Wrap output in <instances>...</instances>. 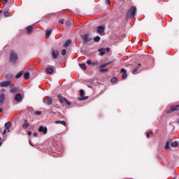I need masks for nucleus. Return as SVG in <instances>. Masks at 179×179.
<instances>
[{"mask_svg": "<svg viewBox=\"0 0 179 179\" xmlns=\"http://www.w3.org/2000/svg\"><path fill=\"white\" fill-rule=\"evenodd\" d=\"M79 66L81 68V69H84V71H86L87 69V66L85 64H79Z\"/></svg>", "mask_w": 179, "mask_h": 179, "instance_id": "nucleus-27", "label": "nucleus"}, {"mask_svg": "<svg viewBox=\"0 0 179 179\" xmlns=\"http://www.w3.org/2000/svg\"><path fill=\"white\" fill-rule=\"evenodd\" d=\"M52 33V29H48L46 31V35H45V37L46 38H48L50 37V36H51V34Z\"/></svg>", "mask_w": 179, "mask_h": 179, "instance_id": "nucleus-21", "label": "nucleus"}, {"mask_svg": "<svg viewBox=\"0 0 179 179\" xmlns=\"http://www.w3.org/2000/svg\"><path fill=\"white\" fill-rule=\"evenodd\" d=\"M174 111H179V105L171 106L169 109L166 110V114H171V113H174Z\"/></svg>", "mask_w": 179, "mask_h": 179, "instance_id": "nucleus-3", "label": "nucleus"}, {"mask_svg": "<svg viewBox=\"0 0 179 179\" xmlns=\"http://www.w3.org/2000/svg\"><path fill=\"white\" fill-rule=\"evenodd\" d=\"M81 38L83 40L84 44H87V43L92 41V38H90V35L89 34H85L84 35H81Z\"/></svg>", "mask_w": 179, "mask_h": 179, "instance_id": "nucleus-4", "label": "nucleus"}, {"mask_svg": "<svg viewBox=\"0 0 179 179\" xmlns=\"http://www.w3.org/2000/svg\"><path fill=\"white\" fill-rule=\"evenodd\" d=\"M2 111H3V109L0 108V113H2Z\"/></svg>", "mask_w": 179, "mask_h": 179, "instance_id": "nucleus-53", "label": "nucleus"}, {"mask_svg": "<svg viewBox=\"0 0 179 179\" xmlns=\"http://www.w3.org/2000/svg\"><path fill=\"white\" fill-rule=\"evenodd\" d=\"M111 64H113V62H109L108 63H105L101 64L99 68L100 69H103V68H107V66H108V65H111Z\"/></svg>", "mask_w": 179, "mask_h": 179, "instance_id": "nucleus-18", "label": "nucleus"}, {"mask_svg": "<svg viewBox=\"0 0 179 179\" xmlns=\"http://www.w3.org/2000/svg\"><path fill=\"white\" fill-rule=\"evenodd\" d=\"M171 146L172 148H178V141H174L171 143Z\"/></svg>", "mask_w": 179, "mask_h": 179, "instance_id": "nucleus-25", "label": "nucleus"}, {"mask_svg": "<svg viewBox=\"0 0 179 179\" xmlns=\"http://www.w3.org/2000/svg\"><path fill=\"white\" fill-rule=\"evenodd\" d=\"M97 33H99V34H101L102 33H104V31L106 30V28L103 26H99L96 28Z\"/></svg>", "mask_w": 179, "mask_h": 179, "instance_id": "nucleus-12", "label": "nucleus"}, {"mask_svg": "<svg viewBox=\"0 0 179 179\" xmlns=\"http://www.w3.org/2000/svg\"><path fill=\"white\" fill-rule=\"evenodd\" d=\"M122 1H125V0H122Z\"/></svg>", "mask_w": 179, "mask_h": 179, "instance_id": "nucleus-57", "label": "nucleus"}, {"mask_svg": "<svg viewBox=\"0 0 179 179\" xmlns=\"http://www.w3.org/2000/svg\"><path fill=\"white\" fill-rule=\"evenodd\" d=\"M8 86H10V81H3L0 83V87H8Z\"/></svg>", "mask_w": 179, "mask_h": 179, "instance_id": "nucleus-8", "label": "nucleus"}, {"mask_svg": "<svg viewBox=\"0 0 179 179\" xmlns=\"http://www.w3.org/2000/svg\"><path fill=\"white\" fill-rule=\"evenodd\" d=\"M58 55H59V53L58 52H55V50L52 49V59H57V58H58Z\"/></svg>", "mask_w": 179, "mask_h": 179, "instance_id": "nucleus-10", "label": "nucleus"}, {"mask_svg": "<svg viewBox=\"0 0 179 179\" xmlns=\"http://www.w3.org/2000/svg\"><path fill=\"white\" fill-rule=\"evenodd\" d=\"M11 78H13V76H10V74H8V75L6 76V79H11Z\"/></svg>", "mask_w": 179, "mask_h": 179, "instance_id": "nucleus-37", "label": "nucleus"}, {"mask_svg": "<svg viewBox=\"0 0 179 179\" xmlns=\"http://www.w3.org/2000/svg\"><path fill=\"white\" fill-rule=\"evenodd\" d=\"M57 98L59 99V101H60V103H67V106H71V104H72V103L71 101H69L68 99H66V98L61 96V95H58Z\"/></svg>", "mask_w": 179, "mask_h": 179, "instance_id": "nucleus-5", "label": "nucleus"}, {"mask_svg": "<svg viewBox=\"0 0 179 179\" xmlns=\"http://www.w3.org/2000/svg\"><path fill=\"white\" fill-rule=\"evenodd\" d=\"M1 137H0V141H1Z\"/></svg>", "mask_w": 179, "mask_h": 179, "instance_id": "nucleus-56", "label": "nucleus"}, {"mask_svg": "<svg viewBox=\"0 0 179 179\" xmlns=\"http://www.w3.org/2000/svg\"><path fill=\"white\" fill-rule=\"evenodd\" d=\"M3 15L4 17H9V16H10V13H9L8 11H5Z\"/></svg>", "mask_w": 179, "mask_h": 179, "instance_id": "nucleus-31", "label": "nucleus"}, {"mask_svg": "<svg viewBox=\"0 0 179 179\" xmlns=\"http://www.w3.org/2000/svg\"><path fill=\"white\" fill-rule=\"evenodd\" d=\"M34 27L33 25H30L29 27H27V34H31L33 33V30H34Z\"/></svg>", "mask_w": 179, "mask_h": 179, "instance_id": "nucleus-13", "label": "nucleus"}, {"mask_svg": "<svg viewBox=\"0 0 179 179\" xmlns=\"http://www.w3.org/2000/svg\"><path fill=\"white\" fill-rule=\"evenodd\" d=\"M118 80V78L117 77H113L110 80L111 83H115Z\"/></svg>", "mask_w": 179, "mask_h": 179, "instance_id": "nucleus-30", "label": "nucleus"}, {"mask_svg": "<svg viewBox=\"0 0 179 179\" xmlns=\"http://www.w3.org/2000/svg\"><path fill=\"white\" fill-rule=\"evenodd\" d=\"M34 114L35 115H41V114H43V112L37 110L34 112Z\"/></svg>", "mask_w": 179, "mask_h": 179, "instance_id": "nucleus-35", "label": "nucleus"}, {"mask_svg": "<svg viewBox=\"0 0 179 179\" xmlns=\"http://www.w3.org/2000/svg\"><path fill=\"white\" fill-rule=\"evenodd\" d=\"M29 145H31V146H33V144L31 143V142L29 141Z\"/></svg>", "mask_w": 179, "mask_h": 179, "instance_id": "nucleus-51", "label": "nucleus"}, {"mask_svg": "<svg viewBox=\"0 0 179 179\" xmlns=\"http://www.w3.org/2000/svg\"><path fill=\"white\" fill-rule=\"evenodd\" d=\"M136 15V7L131 6L127 11V16H130L131 17H134Z\"/></svg>", "mask_w": 179, "mask_h": 179, "instance_id": "nucleus-2", "label": "nucleus"}, {"mask_svg": "<svg viewBox=\"0 0 179 179\" xmlns=\"http://www.w3.org/2000/svg\"><path fill=\"white\" fill-rule=\"evenodd\" d=\"M45 72L48 75H52V73H54V69H52L51 67H48L45 69Z\"/></svg>", "mask_w": 179, "mask_h": 179, "instance_id": "nucleus-15", "label": "nucleus"}, {"mask_svg": "<svg viewBox=\"0 0 179 179\" xmlns=\"http://www.w3.org/2000/svg\"><path fill=\"white\" fill-rule=\"evenodd\" d=\"M38 135V134L37 132L34 133V136L37 137Z\"/></svg>", "mask_w": 179, "mask_h": 179, "instance_id": "nucleus-47", "label": "nucleus"}, {"mask_svg": "<svg viewBox=\"0 0 179 179\" xmlns=\"http://www.w3.org/2000/svg\"><path fill=\"white\" fill-rule=\"evenodd\" d=\"M24 79H26V80L30 79V73L29 72L24 73Z\"/></svg>", "mask_w": 179, "mask_h": 179, "instance_id": "nucleus-24", "label": "nucleus"}, {"mask_svg": "<svg viewBox=\"0 0 179 179\" xmlns=\"http://www.w3.org/2000/svg\"><path fill=\"white\" fill-rule=\"evenodd\" d=\"M16 92H17V88H16V87L11 88L10 90V92L13 93V94L16 93Z\"/></svg>", "mask_w": 179, "mask_h": 179, "instance_id": "nucleus-32", "label": "nucleus"}, {"mask_svg": "<svg viewBox=\"0 0 179 179\" xmlns=\"http://www.w3.org/2000/svg\"><path fill=\"white\" fill-rule=\"evenodd\" d=\"M87 65H92V61H91L90 59H88V60L87 61Z\"/></svg>", "mask_w": 179, "mask_h": 179, "instance_id": "nucleus-40", "label": "nucleus"}, {"mask_svg": "<svg viewBox=\"0 0 179 179\" xmlns=\"http://www.w3.org/2000/svg\"><path fill=\"white\" fill-rule=\"evenodd\" d=\"M80 96L78 98V100L80 101H83V100H87L88 97L85 96V90H80Z\"/></svg>", "mask_w": 179, "mask_h": 179, "instance_id": "nucleus-6", "label": "nucleus"}, {"mask_svg": "<svg viewBox=\"0 0 179 179\" xmlns=\"http://www.w3.org/2000/svg\"><path fill=\"white\" fill-rule=\"evenodd\" d=\"M64 22H65V20H60L59 21V23H61L62 24H64Z\"/></svg>", "mask_w": 179, "mask_h": 179, "instance_id": "nucleus-43", "label": "nucleus"}, {"mask_svg": "<svg viewBox=\"0 0 179 179\" xmlns=\"http://www.w3.org/2000/svg\"><path fill=\"white\" fill-rule=\"evenodd\" d=\"M0 146H2V143L0 141Z\"/></svg>", "mask_w": 179, "mask_h": 179, "instance_id": "nucleus-54", "label": "nucleus"}, {"mask_svg": "<svg viewBox=\"0 0 179 179\" xmlns=\"http://www.w3.org/2000/svg\"><path fill=\"white\" fill-rule=\"evenodd\" d=\"M27 135H29V136H31V131H28Z\"/></svg>", "mask_w": 179, "mask_h": 179, "instance_id": "nucleus-44", "label": "nucleus"}, {"mask_svg": "<svg viewBox=\"0 0 179 179\" xmlns=\"http://www.w3.org/2000/svg\"><path fill=\"white\" fill-rule=\"evenodd\" d=\"M98 51L100 52L101 56H103L104 54H106V49L101 48Z\"/></svg>", "mask_w": 179, "mask_h": 179, "instance_id": "nucleus-28", "label": "nucleus"}, {"mask_svg": "<svg viewBox=\"0 0 179 179\" xmlns=\"http://www.w3.org/2000/svg\"><path fill=\"white\" fill-rule=\"evenodd\" d=\"M141 65V64H138L137 65V66L133 69V74L134 75H136V72H138V71L140 69Z\"/></svg>", "mask_w": 179, "mask_h": 179, "instance_id": "nucleus-19", "label": "nucleus"}, {"mask_svg": "<svg viewBox=\"0 0 179 179\" xmlns=\"http://www.w3.org/2000/svg\"><path fill=\"white\" fill-rule=\"evenodd\" d=\"M44 103L46 104V106H51V104H52V99L50 96H48L45 99Z\"/></svg>", "mask_w": 179, "mask_h": 179, "instance_id": "nucleus-9", "label": "nucleus"}, {"mask_svg": "<svg viewBox=\"0 0 179 179\" xmlns=\"http://www.w3.org/2000/svg\"><path fill=\"white\" fill-rule=\"evenodd\" d=\"M10 87H13V86H15V84H10Z\"/></svg>", "mask_w": 179, "mask_h": 179, "instance_id": "nucleus-50", "label": "nucleus"}, {"mask_svg": "<svg viewBox=\"0 0 179 179\" xmlns=\"http://www.w3.org/2000/svg\"><path fill=\"white\" fill-rule=\"evenodd\" d=\"M62 55H66V50H63L62 51Z\"/></svg>", "mask_w": 179, "mask_h": 179, "instance_id": "nucleus-39", "label": "nucleus"}, {"mask_svg": "<svg viewBox=\"0 0 179 179\" xmlns=\"http://www.w3.org/2000/svg\"><path fill=\"white\" fill-rule=\"evenodd\" d=\"M71 43H72V41H71V39H68L64 45V48H67V47H69Z\"/></svg>", "mask_w": 179, "mask_h": 179, "instance_id": "nucleus-20", "label": "nucleus"}, {"mask_svg": "<svg viewBox=\"0 0 179 179\" xmlns=\"http://www.w3.org/2000/svg\"><path fill=\"white\" fill-rule=\"evenodd\" d=\"M106 5H110L111 3V1L110 0H106Z\"/></svg>", "mask_w": 179, "mask_h": 179, "instance_id": "nucleus-41", "label": "nucleus"}, {"mask_svg": "<svg viewBox=\"0 0 179 179\" xmlns=\"http://www.w3.org/2000/svg\"><path fill=\"white\" fill-rule=\"evenodd\" d=\"M55 124H61L62 125H64V127H66V122L65 121H56L55 122Z\"/></svg>", "mask_w": 179, "mask_h": 179, "instance_id": "nucleus-26", "label": "nucleus"}, {"mask_svg": "<svg viewBox=\"0 0 179 179\" xmlns=\"http://www.w3.org/2000/svg\"><path fill=\"white\" fill-rule=\"evenodd\" d=\"M1 13H2V10H0V15H1Z\"/></svg>", "mask_w": 179, "mask_h": 179, "instance_id": "nucleus-55", "label": "nucleus"}, {"mask_svg": "<svg viewBox=\"0 0 179 179\" xmlns=\"http://www.w3.org/2000/svg\"><path fill=\"white\" fill-rule=\"evenodd\" d=\"M29 125H30L29 123H24L22 128H24V129H27Z\"/></svg>", "mask_w": 179, "mask_h": 179, "instance_id": "nucleus-36", "label": "nucleus"}, {"mask_svg": "<svg viewBox=\"0 0 179 179\" xmlns=\"http://www.w3.org/2000/svg\"><path fill=\"white\" fill-rule=\"evenodd\" d=\"M4 127H5L6 129H9V128H10V127H12V122H8L5 123Z\"/></svg>", "mask_w": 179, "mask_h": 179, "instance_id": "nucleus-22", "label": "nucleus"}, {"mask_svg": "<svg viewBox=\"0 0 179 179\" xmlns=\"http://www.w3.org/2000/svg\"><path fill=\"white\" fill-rule=\"evenodd\" d=\"M99 72H101V73H104L105 72H108V69H100Z\"/></svg>", "mask_w": 179, "mask_h": 179, "instance_id": "nucleus-29", "label": "nucleus"}, {"mask_svg": "<svg viewBox=\"0 0 179 179\" xmlns=\"http://www.w3.org/2000/svg\"><path fill=\"white\" fill-rule=\"evenodd\" d=\"M66 26H71V24H72V22H71V21H67V22H66Z\"/></svg>", "mask_w": 179, "mask_h": 179, "instance_id": "nucleus-38", "label": "nucleus"}, {"mask_svg": "<svg viewBox=\"0 0 179 179\" xmlns=\"http://www.w3.org/2000/svg\"><path fill=\"white\" fill-rule=\"evenodd\" d=\"M94 41L96 43H99V41H100V36H97L94 37Z\"/></svg>", "mask_w": 179, "mask_h": 179, "instance_id": "nucleus-34", "label": "nucleus"}, {"mask_svg": "<svg viewBox=\"0 0 179 179\" xmlns=\"http://www.w3.org/2000/svg\"><path fill=\"white\" fill-rule=\"evenodd\" d=\"M92 65H94V66L99 65V62H92Z\"/></svg>", "mask_w": 179, "mask_h": 179, "instance_id": "nucleus-42", "label": "nucleus"}, {"mask_svg": "<svg viewBox=\"0 0 179 179\" xmlns=\"http://www.w3.org/2000/svg\"><path fill=\"white\" fill-rule=\"evenodd\" d=\"M172 142H173V140L171 138H169V141L166 142V145L164 147V149H166V150L170 149V145H171Z\"/></svg>", "mask_w": 179, "mask_h": 179, "instance_id": "nucleus-11", "label": "nucleus"}, {"mask_svg": "<svg viewBox=\"0 0 179 179\" xmlns=\"http://www.w3.org/2000/svg\"><path fill=\"white\" fill-rule=\"evenodd\" d=\"M17 55L15 53V52L11 51L10 53V62H11L12 64H16V61H17Z\"/></svg>", "mask_w": 179, "mask_h": 179, "instance_id": "nucleus-1", "label": "nucleus"}, {"mask_svg": "<svg viewBox=\"0 0 179 179\" xmlns=\"http://www.w3.org/2000/svg\"><path fill=\"white\" fill-rule=\"evenodd\" d=\"M120 72L122 73V78L123 80L127 78L128 75L127 74V70H125V69H122Z\"/></svg>", "mask_w": 179, "mask_h": 179, "instance_id": "nucleus-14", "label": "nucleus"}, {"mask_svg": "<svg viewBox=\"0 0 179 179\" xmlns=\"http://www.w3.org/2000/svg\"><path fill=\"white\" fill-rule=\"evenodd\" d=\"M176 123L179 125V118L176 121Z\"/></svg>", "mask_w": 179, "mask_h": 179, "instance_id": "nucleus-48", "label": "nucleus"}, {"mask_svg": "<svg viewBox=\"0 0 179 179\" xmlns=\"http://www.w3.org/2000/svg\"><path fill=\"white\" fill-rule=\"evenodd\" d=\"M5 101V94H2L0 95V107L3 106V102Z\"/></svg>", "mask_w": 179, "mask_h": 179, "instance_id": "nucleus-16", "label": "nucleus"}, {"mask_svg": "<svg viewBox=\"0 0 179 179\" xmlns=\"http://www.w3.org/2000/svg\"><path fill=\"white\" fill-rule=\"evenodd\" d=\"M23 71H21L19 72V73H17L16 76H15V78L16 79H20V78H22V76H23Z\"/></svg>", "mask_w": 179, "mask_h": 179, "instance_id": "nucleus-23", "label": "nucleus"}, {"mask_svg": "<svg viewBox=\"0 0 179 179\" xmlns=\"http://www.w3.org/2000/svg\"><path fill=\"white\" fill-rule=\"evenodd\" d=\"M87 87H90V89H92V86L90 85H87Z\"/></svg>", "mask_w": 179, "mask_h": 179, "instance_id": "nucleus-52", "label": "nucleus"}, {"mask_svg": "<svg viewBox=\"0 0 179 179\" xmlns=\"http://www.w3.org/2000/svg\"><path fill=\"white\" fill-rule=\"evenodd\" d=\"M38 131V132L43 133V135H46L48 130L47 127H45L44 126H40Z\"/></svg>", "mask_w": 179, "mask_h": 179, "instance_id": "nucleus-7", "label": "nucleus"}, {"mask_svg": "<svg viewBox=\"0 0 179 179\" xmlns=\"http://www.w3.org/2000/svg\"><path fill=\"white\" fill-rule=\"evenodd\" d=\"M150 135H153V131H150L146 133V138H149Z\"/></svg>", "mask_w": 179, "mask_h": 179, "instance_id": "nucleus-33", "label": "nucleus"}, {"mask_svg": "<svg viewBox=\"0 0 179 179\" xmlns=\"http://www.w3.org/2000/svg\"><path fill=\"white\" fill-rule=\"evenodd\" d=\"M3 1V2H5V3H8V0H1Z\"/></svg>", "mask_w": 179, "mask_h": 179, "instance_id": "nucleus-49", "label": "nucleus"}, {"mask_svg": "<svg viewBox=\"0 0 179 179\" xmlns=\"http://www.w3.org/2000/svg\"><path fill=\"white\" fill-rule=\"evenodd\" d=\"M105 51H106L107 52H110V48H107L106 49H105Z\"/></svg>", "mask_w": 179, "mask_h": 179, "instance_id": "nucleus-46", "label": "nucleus"}, {"mask_svg": "<svg viewBox=\"0 0 179 179\" xmlns=\"http://www.w3.org/2000/svg\"><path fill=\"white\" fill-rule=\"evenodd\" d=\"M22 99L21 94H17L15 96V101H20Z\"/></svg>", "mask_w": 179, "mask_h": 179, "instance_id": "nucleus-17", "label": "nucleus"}, {"mask_svg": "<svg viewBox=\"0 0 179 179\" xmlns=\"http://www.w3.org/2000/svg\"><path fill=\"white\" fill-rule=\"evenodd\" d=\"M6 129H6L3 130V133H2L3 135H6Z\"/></svg>", "mask_w": 179, "mask_h": 179, "instance_id": "nucleus-45", "label": "nucleus"}]
</instances>
